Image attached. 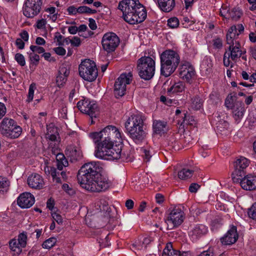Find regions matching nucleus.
Returning <instances> with one entry per match:
<instances>
[{"mask_svg": "<svg viewBox=\"0 0 256 256\" xmlns=\"http://www.w3.org/2000/svg\"><path fill=\"white\" fill-rule=\"evenodd\" d=\"M213 45L215 48L220 49L222 46V40L220 38H217L213 40Z\"/></svg>", "mask_w": 256, "mask_h": 256, "instance_id": "3c124183", "label": "nucleus"}, {"mask_svg": "<svg viewBox=\"0 0 256 256\" xmlns=\"http://www.w3.org/2000/svg\"><path fill=\"white\" fill-rule=\"evenodd\" d=\"M54 50L56 54L60 56H64L66 52L65 49L61 46L55 48Z\"/></svg>", "mask_w": 256, "mask_h": 256, "instance_id": "4d7b16f0", "label": "nucleus"}, {"mask_svg": "<svg viewBox=\"0 0 256 256\" xmlns=\"http://www.w3.org/2000/svg\"><path fill=\"white\" fill-rule=\"evenodd\" d=\"M30 49L33 52H36L40 54L44 53L45 51L44 49L42 47L37 46H30Z\"/></svg>", "mask_w": 256, "mask_h": 256, "instance_id": "09e8293b", "label": "nucleus"}, {"mask_svg": "<svg viewBox=\"0 0 256 256\" xmlns=\"http://www.w3.org/2000/svg\"><path fill=\"white\" fill-rule=\"evenodd\" d=\"M238 238L236 228L233 226L226 234L220 238V242L224 245H231L234 244Z\"/></svg>", "mask_w": 256, "mask_h": 256, "instance_id": "a211bd4d", "label": "nucleus"}, {"mask_svg": "<svg viewBox=\"0 0 256 256\" xmlns=\"http://www.w3.org/2000/svg\"><path fill=\"white\" fill-rule=\"evenodd\" d=\"M44 171L47 176L51 175L54 181L56 183H62L60 178L58 176L59 172L54 167L48 166L44 164Z\"/></svg>", "mask_w": 256, "mask_h": 256, "instance_id": "393cba45", "label": "nucleus"}, {"mask_svg": "<svg viewBox=\"0 0 256 256\" xmlns=\"http://www.w3.org/2000/svg\"><path fill=\"white\" fill-rule=\"evenodd\" d=\"M56 241V239L55 238H50L43 242L42 246L43 248L50 249L55 245Z\"/></svg>", "mask_w": 256, "mask_h": 256, "instance_id": "a19ab883", "label": "nucleus"}, {"mask_svg": "<svg viewBox=\"0 0 256 256\" xmlns=\"http://www.w3.org/2000/svg\"><path fill=\"white\" fill-rule=\"evenodd\" d=\"M120 38L114 32L105 34L102 40V48L108 52H114L120 44Z\"/></svg>", "mask_w": 256, "mask_h": 256, "instance_id": "9b49d317", "label": "nucleus"}, {"mask_svg": "<svg viewBox=\"0 0 256 256\" xmlns=\"http://www.w3.org/2000/svg\"><path fill=\"white\" fill-rule=\"evenodd\" d=\"M132 79V74L130 72L123 73L117 78L114 86V94L116 98L125 94L126 85L130 83Z\"/></svg>", "mask_w": 256, "mask_h": 256, "instance_id": "1a4fd4ad", "label": "nucleus"}, {"mask_svg": "<svg viewBox=\"0 0 256 256\" xmlns=\"http://www.w3.org/2000/svg\"><path fill=\"white\" fill-rule=\"evenodd\" d=\"M196 124V122L192 116L184 114L180 126H183L184 128L185 126H195Z\"/></svg>", "mask_w": 256, "mask_h": 256, "instance_id": "c9c22d12", "label": "nucleus"}, {"mask_svg": "<svg viewBox=\"0 0 256 256\" xmlns=\"http://www.w3.org/2000/svg\"><path fill=\"white\" fill-rule=\"evenodd\" d=\"M78 72L82 79L90 82L94 81L98 75L96 63L90 59L84 60L81 62L79 65Z\"/></svg>", "mask_w": 256, "mask_h": 256, "instance_id": "0eeeda50", "label": "nucleus"}, {"mask_svg": "<svg viewBox=\"0 0 256 256\" xmlns=\"http://www.w3.org/2000/svg\"><path fill=\"white\" fill-rule=\"evenodd\" d=\"M90 136L96 144L94 152L96 158L107 160L125 158L122 146L114 145V142L122 140V134L116 127L108 126L100 132L90 133Z\"/></svg>", "mask_w": 256, "mask_h": 256, "instance_id": "f257e3e1", "label": "nucleus"}, {"mask_svg": "<svg viewBox=\"0 0 256 256\" xmlns=\"http://www.w3.org/2000/svg\"><path fill=\"white\" fill-rule=\"evenodd\" d=\"M248 214L250 218L256 220V203L254 204L248 209Z\"/></svg>", "mask_w": 256, "mask_h": 256, "instance_id": "a18cd8bd", "label": "nucleus"}, {"mask_svg": "<svg viewBox=\"0 0 256 256\" xmlns=\"http://www.w3.org/2000/svg\"><path fill=\"white\" fill-rule=\"evenodd\" d=\"M71 44L74 46H78L80 44V40L78 36H74L72 39H70Z\"/></svg>", "mask_w": 256, "mask_h": 256, "instance_id": "864d4df0", "label": "nucleus"}, {"mask_svg": "<svg viewBox=\"0 0 256 256\" xmlns=\"http://www.w3.org/2000/svg\"><path fill=\"white\" fill-rule=\"evenodd\" d=\"M118 8L124 20L131 24L140 23L146 18V10L138 0H124L120 2Z\"/></svg>", "mask_w": 256, "mask_h": 256, "instance_id": "7ed1b4c3", "label": "nucleus"}, {"mask_svg": "<svg viewBox=\"0 0 256 256\" xmlns=\"http://www.w3.org/2000/svg\"><path fill=\"white\" fill-rule=\"evenodd\" d=\"M14 120L12 118H4L2 120L0 126V132L4 137H6L11 128L16 124Z\"/></svg>", "mask_w": 256, "mask_h": 256, "instance_id": "412c9836", "label": "nucleus"}, {"mask_svg": "<svg viewBox=\"0 0 256 256\" xmlns=\"http://www.w3.org/2000/svg\"><path fill=\"white\" fill-rule=\"evenodd\" d=\"M137 68L142 78L150 80L154 74L155 61L150 56H142L138 60Z\"/></svg>", "mask_w": 256, "mask_h": 256, "instance_id": "423d86ee", "label": "nucleus"}, {"mask_svg": "<svg viewBox=\"0 0 256 256\" xmlns=\"http://www.w3.org/2000/svg\"><path fill=\"white\" fill-rule=\"evenodd\" d=\"M89 26L92 30H95L97 28V26L95 20L92 18H89Z\"/></svg>", "mask_w": 256, "mask_h": 256, "instance_id": "0e129e2a", "label": "nucleus"}, {"mask_svg": "<svg viewBox=\"0 0 256 256\" xmlns=\"http://www.w3.org/2000/svg\"><path fill=\"white\" fill-rule=\"evenodd\" d=\"M158 6L164 12H170L175 6L174 0H158Z\"/></svg>", "mask_w": 256, "mask_h": 256, "instance_id": "a878e982", "label": "nucleus"}, {"mask_svg": "<svg viewBox=\"0 0 256 256\" xmlns=\"http://www.w3.org/2000/svg\"><path fill=\"white\" fill-rule=\"evenodd\" d=\"M42 0H26L22 8L24 15L28 18L38 16L42 10Z\"/></svg>", "mask_w": 256, "mask_h": 256, "instance_id": "9d476101", "label": "nucleus"}, {"mask_svg": "<svg viewBox=\"0 0 256 256\" xmlns=\"http://www.w3.org/2000/svg\"><path fill=\"white\" fill-rule=\"evenodd\" d=\"M198 256H214L213 250L209 248L208 250L201 252Z\"/></svg>", "mask_w": 256, "mask_h": 256, "instance_id": "e2e57ef3", "label": "nucleus"}, {"mask_svg": "<svg viewBox=\"0 0 256 256\" xmlns=\"http://www.w3.org/2000/svg\"><path fill=\"white\" fill-rule=\"evenodd\" d=\"M179 24V20L176 18H172L168 20V26L172 28H177Z\"/></svg>", "mask_w": 256, "mask_h": 256, "instance_id": "c03bdc74", "label": "nucleus"}, {"mask_svg": "<svg viewBox=\"0 0 256 256\" xmlns=\"http://www.w3.org/2000/svg\"><path fill=\"white\" fill-rule=\"evenodd\" d=\"M78 14H96L97 11L92 7L87 6L85 5L78 7Z\"/></svg>", "mask_w": 256, "mask_h": 256, "instance_id": "72a5a7b5", "label": "nucleus"}, {"mask_svg": "<svg viewBox=\"0 0 256 256\" xmlns=\"http://www.w3.org/2000/svg\"><path fill=\"white\" fill-rule=\"evenodd\" d=\"M36 88V86L34 84H32L28 90V98L26 100V101L28 102H32L34 98V90Z\"/></svg>", "mask_w": 256, "mask_h": 256, "instance_id": "37998d69", "label": "nucleus"}, {"mask_svg": "<svg viewBox=\"0 0 256 256\" xmlns=\"http://www.w3.org/2000/svg\"><path fill=\"white\" fill-rule=\"evenodd\" d=\"M144 116L140 114H132L126 120L124 126L126 130L144 126Z\"/></svg>", "mask_w": 256, "mask_h": 256, "instance_id": "dca6fc26", "label": "nucleus"}, {"mask_svg": "<svg viewBox=\"0 0 256 256\" xmlns=\"http://www.w3.org/2000/svg\"><path fill=\"white\" fill-rule=\"evenodd\" d=\"M10 247L12 250L16 254H18L22 252V248H23L20 246L16 239H13L9 242Z\"/></svg>", "mask_w": 256, "mask_h": 256, "instance_id": "e433bc0d", "label": "nucleus"}, {"mask_svg": "<svg viewBox=\"0 0 256 256\" xmlns=\"http://www.w3.org/2000/svg\"><path fill=\"white\" fill-rule=\"evenodd\" d=\"M20 246L24 248L26 244L27 236L26 234L22 233L18 235L16 240Z\"/></svg>", "mask_w": 256, "mask_h": 256, "instance_id": "79ce46f5", "label": "nucleus"}, {"mask_svg": "<svg viewBox=\"0 0 256 256\" xmlns=\"http://www.w3.org/2000/svg\"><path fill=\"white\" fill-rule=\"evenodd\" d=\"M20 36L21 37V39H22L25 42H27L28 40V34L26 30H23L20 34Z\"/></svg>", "mask_w": 256, "mask_h": 256, "instance_id": "774afa93", "label": "nucleus"}, {"mask_svg": "<svg viewBox=\"0 0 256 256\" xmlns=\"http://www.w3.org/2000/svg\"><path fill=\"white\" fill-rule=\"evenodd\" d=\"M70 74L69 70L64 66H60L58 74L56 78V83L58 87L62 86L67 80V77Z\"/></svg>", "mask_w": 256, "mask_h": 256, "instance_id": "5701e85b", "label": "nucleus"}, {"mask_svg": "<svg viewBox=\"0 0 256 256\" xmlns=\"http://www.w3.org/2000/svg\"><path fill=\"white\" fill-rule=\"evenodd\" d=\"M244 108L242 102L236 104L233 108L232 114L236 120L238 121L241 119L244 114Z\"/></svg>", "mask_w": 256, "mask_h": 256, "instance_id": "bb28decb", "label": "nucleus"}, {"mask_svg": "<svg viewBox=\"0 0 256 256\" xmlns=\"http://www.w3.org/2000/svg\"><path fill=\"white\" fill-rule=\"evenodd\" d=\"M180 76L184 80L190 82L196 74L194 66L188 62L182 63L179 68Z\"/></svg>", "mask_w": 256, "mask_h": 256, "instance_id": "4468645a", "label": "nucleus"}, {"mask_svg": "<svg viewBox=\"0 0 256 256\" xmlns=\"http://www.w3.org/2000/svg\"><path fill=\"white\" fill-rule=\"evenodd\" d=\"M142 151L144 153V158L146 162H149L152 156L149 150H147L145 148H142Z\"/></svg>", "mask_w": 256, "mask_h": 256, "instance_id": "5fc2aeb1", "label": "nucleus"}, {"mask_svg": "<svg viewBox=\"0 0 256 256\" xmlns=\"http://www.w3.org/2000/svg\"><path fill=\"white\" fill-rule=\"evenodd\" d=\"M202 104L203 100L200 96H196L192 99V107L195 110H200Z\"/></svg>", "mask_w": 256, "mask_h": 256, "instance_id": "58836bf2", "label": "nucleus"}, {"mask_svg": "<svg viewBox=\"0 0 256 256\" xmlns=\"http://www.w3.org/2000/svg\"><path fill=\"white\" fill-rule=\"evenodd\" d=\"M66 154L70 158L72 161H76L82 158V152L79 148L70 145L67 146Z\"/></svg>", "mask_w": 256, "mask_h": 256, "instance_id": "4be33fe9", "label": "nucleus"}, {"mask_svg": "<svg viewBox=\"0 0 256 256\" xmlns=\"http://www.w3.org/2000/svg\"><path fill=\"white\" fill-rule=\"evenodd\" d=\"M200 188V186L196 184L192 183V184L189 187V190L191 192H196Z\"/></svg>", "mask_w": 256, "mask_h": 256, "instance_id": "13d9d810", "label": "nucleus"}, {"mask_svg": "<svg viewBox=\"0 0 256 256\" xmlns=\"http://www.w3.org/2000/svg\"><path fill=\"white\" fill-rule=\"evenodd\" d=\"M240 177L238 181L234 180V182L240 184L242 188L246 190H252L256 189V176L247 175Z\"/></svg>", "mask_w": 256, "mask_h": 256, "instance_id": "2eb2a0df", "label": "nucleus"}, {"mask_svg": "<svg viewBox=\"0 0 256 256\" xmlns=\"http://www.w3.org/2000/svg\"><path fill=\"white\" fill-rule=\"evenodd\" d=\"M156 202L158 204H162L164 201V196L160 194H157L156 196Z\"/></svg>", "mask_w": 256, "mask_h": 256, "instance_id": "338daca9", "label": "nucleus"}, {"mask_svg": "<svg viewBox=\"0 0 256 256\" xmlns=\"http://www.w3.org/2000/svg\"><path fill=\"white\" fill-rule=\"evenodd\" d=\"M166 122L162 121H155L154 122L153 127L154 131L158 134H164L166 130Z\"/></svg>", "mask_w": 256, "mask_h": 256, "instance_id": "7c9ffc66", "label": "nucleus"}, {"mask_svg": "<svg viewBox=\"0 0 256 256\" xmlns=\"http://www.w3.org/2000/svg\"><path fill=\"white\" fill-rule=\"evenodd\" d=\"M184 218L185 214L182 208L176 206L170 210L167 220L174 227H178L182 223Z\"/></svg>", "mask_w": 256, "mask_h": 256, "instance_id": "ddd939ff", "label": "nucleus"}, {"mask_svg": "<svg viewBox=\"0 0 256 256\" xmlns=\"http://www.w3.org/2000/svg\"><path fill=\"white\" fill-rule=\"evenodd\" d=\"M236 27L232 26L229 28L226 34V43L229 46L224 56V64L226 66H228L230 65V59L236 62L242 54L240 49V42L236 40Z\"/></svg>", "mask_w": 256, "mask_h": 256, "instance_id": "20e7f679", "label": "nucleus"}, {"mask_svg": "<svg viewBox=\"0 0 256 256\" xmlns=\"http://www.w3.org/2000/svg\"><path fill=\"white\" fill-rule=\"evenodd\" d=\"M242 15V11L238 8H234L229 12L228 16L234 20H238Z\"/></svg>", "mask_w": 256, "mask_h": 256, "instance_id": "ea45409f", "label": "nucleus"}, {"mask_svg": "<svg viewBox=\"0 0 256 256\" xmlns=\"http://www.w3.org/2000/svg\"><path fill=\"white\" fill-rule=\"evenodd\" d=\"M46 24V20L44 19H41L38 20L36 22V26L38 28H42Z\"/></svg>", "mask_w": 256, "mask_h": 256, "instance_id": "69168bd1", "label": "nucleus"}, {"mask_svg": "<svg viewBox=\"0 0 256 256\" xmlns=\"http://www.w3.org/2000/svg\"><path fill=\"white\" fill-rule=\"evenodd\" d=\"M77 107L81 112L90 116L91 124L95 123L94 120L99 114V109L96 104L88 99H84L78 102Z\"/></svg>", "mask_w": 256, "mask_h": 256, "instance_id": "6e6552de", "label": "nucleus"}, {"mask_svg": "<svg viewBox=\"0 0 256 256\" xmlns=\"http://www.w3.org/2000/svg\"><path fill=\"white\" fill-rule=\"evenodd\" d=\"M22 132V128L17 124V123L13 126L12 128L7 134L6 138L10 139H14L18 138Z\"/></svg>", "mask_w": 256, "mask_h": 256, "instance_id": "c85d7f7f", "label": "nucleus"}, {"mask_svg": "<svg viewBox=\"0 0 256 256\" xmlns=\"http://www.w3.org/2000/svg\"><path fill=\"white\" fill-rule=\"evenodd\" d=\"M162 256H180V252L173 249L172 244L170 243L163 250Z\"/></svg>", "mask_w": 256, "mask_h": 256, "instance_id": "2f4dec72", "label": "nucleus"}, {"mask_svg": "<svg viewBox=\"0 0 256 256\" xmlns=\"http://www.w3.org/2000/svg\"><path fill=\"white\" fill-rule=\"evenodd\" d=\"M250 161L244 156H240L234 162V170L232 174L233 180L238 181L240 177L246 174L245 170L248 166Z\"/></svg>", "mask_w": 256, "mask_h": 256, "instance_id": "f8f14e48", "label": "nucleus"}, {"mask_svg": "<svg viewBox=\"0 0 256 256\" xmlns=\"http://www.w3.org/2000/svg\"><path fill=\"white\" fill-rule=\"evenodd\" d=\"M186 86L184 82H178L174 83L170 88L168 90L167 93L171 96L173 94L182 92L184 90Z\"/></svg>", "mask_w": 256, "mask_h": 256, "instance_id": "cd10ccee", "label": "nucleus"}, {"mask_svg": "<svg viewBox=\"0 0 256 256\" xmlns=\"http://www.w3.org/2000/svg\"><path fill=\"white\" fill-rule=\"evenodd\" d=\"M52 216L54 220H55L58 224H62L63 222V220L62 216L56 213L52 214Z\"/></svg>", "mask_w": 256, "mask_h": 256, "instance_id": "603ef678", "label": "nucleus"}, {"mask_svg": "<svg viewBox=\"0 0 256 256\" xmlns=\"http://www.w3.org/2000/svg\"><path fill=\"white\" fill-rule=\"evenodd\" d=\"M6 108L5 105L0 102V119L2 118L6 113Z\"/></svg>", "mask_w": 256, "mask_h": 256, "instance_id": "680f3d73", "label": "nucleus"}, {"mask_svg": "<svg viewBox=\"0 0 256 256\" xmlns=\"http://www.w3.org/2000/svg\"><path fill=\"white\" fill-rule=\"evenodd\" d=\"M30 58L32 62L34 63V62H36V63H38V62L40 60V56L37 54H30Z\"/></svg>", "mask_w": 256, "mask_h": 256, "instance_id": "bf43d9fd", "label": "nucleus"}, {"mask_svg": "<svg viewBox=\"0 0 256 256\" xmlns=\"http://www.w3.org/2000/svg\"><path fill=\"white\" fill-rule=\"evenodd\" d=\"M10 186V182L5 178L0 176V194L6 192Z\"/></svg>", "mask_w": 256, "mask_h": 256, "instance_id": "f704fd0d", "label": "nucleus"}, {"mask_svg": "<svg viewBox=\"0 0 256 256\" xmlns=\"http://www.w3.org/2000/svg\"><path fill=\"white\" fill-rule=\"evenodd\" d=\"M28 184L32 188L40 189L44 185L42 177L37 174H32L28 178Z\"/></svg>", "mask_w": 256, "mask_h": 256, "instance_id": "aec40b11", "label": "nucleus"}, {"mask_svg": "<svg viewBox=\"0 0 256 256\" xmlns=\"http://www.w3.org/2000/svg\"><path fill=\"white\" fill-rule=\"evenodd\" d=\"M130 136L136 144H140L142 142L146 136V132L144 131V126H138L137 128H131L130 130H127Z\"/></svg>", "mask_w": 256, "mask_h": 256, "instance_id": "f3484780", "label": "nucleus"}, {"mask_svg": "<svg viewBox=\"0 0 256 256\" xmlns=\"http://www.w3.org/2000/svg\"><path fill=\"white\" fill-rule=\"evenodd\" d=\"M68 12L70 15H76V14H78V8H76L74 6H70L68 9Z\"/></svg>", "mask_w": 256, "mask_h": 256, "instance_id": "6e6d98bb", "label": "nucleus"}, {"mask_svg": "<svg viewBox=\"0 0 256 256\" xmlns=\"http://www.w3.org/2000/svg\"><path fill=\"white\" fill-rule=\"evenodd\" d=\"M14 58L20 66H22L26 64L25 58L22 54L20 53L16 54Z\"/></svg>", "mask_w": 256, "mask_h": 256, "instance_id": "49530a36", "label": "nucleus"}, {"mask_svg": "<svg viewBox=\"0 0 256 256\" xmlns=\"http://www.w3.org/2000/svg\"><path fill=\"white\" fill-rule=\"evenodd\" d=\"M78 179L82 188L93 192L105 191L111 185L108 178L100 172V166L96 162L84 164L78 170Z\"/></svg>", "mask_w": 256, "mask_h": 256, "instance_id": "f03ea898", "label": "nucleus"}, {"mask_svg": "<svg viewBox=\"0 0 256 256\" xmlns=\"http://www.w3.org/2000/svg\"><path fill=\"white\" fill-rule=\"evenodd\" d=\"M230 11V9L228 8L226 6H222V8L220 10V14L221 16H223L226 18H230V16H228V14Z\"/></svg>", "mask_w": 256, "mask_h": 256, "instance_id": "de8ad7c7", "label": "nucleus"}, {"mask_svg": "<svg viewBox=\"0 0 256 256\" xmlns=\"http://www.w3.org/2000/svg\"><path fill=\"white\" fill-rule=\"evenodd\" d=\"M57 169L61 171L64 167L68 166V162L63 154L59 153L56 155Z\"/></svg>", "mask_w": 256, "mask_h": 256, "instance_id": "c756f323", "label": "nucleus"}, {"mask_svg": "<svg viewBox=\"0 0 256 256\" xmlns=\"http://www.w3.org/2000/svg\"><path fill=\"white\" fill-rule=\"evenodd\" d=\"M236 96L235 95L232 96L229 95L227 97L225 101V104L227 107L230 106L233 103L234 100Z\"/></svg>", "mask_w": 256, "mask_h": 256, "instance_id": "8fccbe9b", "label": "nucleus"}, {"mask_svg": "<svg viewBox=\"0 0 256 256\" xmlns=\"http://www.w3.org/2000/svg\"><path fill=\"white\" fill-rule=\"evenodd\" d=\"M150 242L151 240L150 238H144L142 242H136L132 244V246L136 247L138 250H143L146 248L147 245Z\"/></svg>", "mask_w": 256, "mask_h": 256, "instance_id": "4c0bfd02", "label": "nucleus"}, {"mask_svg": "<svg viewBox=\"0 0 256 256\" xmlns=\"http://www.w3.org/2000/svg\"><path fill=\"white\" fill-rule=\"evenodd\" d=\"M16 44L17 47L20 50H22L24 47V42L21 38H17L16 41Z\"/></svg>", "mask_w": 256, "mask_h": 256, "instance_id": "052dcab7", "label": "nucleus"}, {"mask_svg": "<svg viewBox=\"0 0 256 256\" xmlns=\"http://www.w3.org/2000/svg\"><path fill=\"white\" fill-rule=\"evenodd\" d=\"M160 60L161 74L168 77L177 68L180 62V56L176 51L168 49L160 54Z\"/></svg>", "mask_w": 256, "mask_h": 256, "instance_id": "39448f33", "label": "nucleus"}, {"mask_svg": "<svg viewBox=\"0 0 256 256\" xmlns=\"http://www.w3.org/2000/svg\"><path fill=\"white\" fill-rule=\"evenodd\" d=\"M34 201L33 195L29 192H24L19 196L18 204L22 208H29L34 204Z\"/></svg>", "mask_w": 256, "mask_h": 256, "instance_id": "6ab92c4d", "label": "nucleus"}, {"mask_svg": "<svg viewBox=\"0 0 256 256\" xmlns=\"http://www.w3.org/2000/svg\"><path fill=\"white\" fill-rule=\"evenodd\" d=\"M194 173V170L190 169L184 168H182L178 173V176L180 179L186 180L190 178Z\"/></svg>", "mask_w": 256, "mask_h": 256, "instance_id": "473e14b6", "label": "nucleus"}, {"mask_svg": "<svg viewBox=\"0 0 256 256\" xmlns=\"http://www.w3.org/2000/svg\"><path fill=\"white\" fill-rule=\"evenodd\" d=\"M207 228L202 224H197L190 232V236L193 239H197L206 234Z\"/></svg>", "mask_w": 256, "mask_h": 256, "instance_id": "b1692460", "label": "nucleus"}]
</instances>
